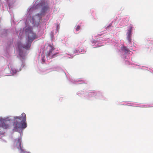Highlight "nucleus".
Segmentation results:
<instances>
[{"instance_id": "nucleus-28", "label": "nucleus", "mask_w": 153, "mask_h": 153, "mask_svg": "<svg viewBox=\"0 0 153 153\" xmlns=\"http://www.w3.org/2000/svg\"><path fill=\"white\" fill-rule=\"evenodd\" d=\"M126 64H128V63H127V62H126Z\"/></svg>"}, {"instance_id": "nucleus-21", "label": "nucleus", "mask_w": 153, "mask_h": 153, "mask_svg": "<svg viewBox=\"0 0 153 153\" xmlns=\"http://www.w3.org/2000/svg\"><path fill=\"white\" fill-rule=\"evenodd\" d=\"M22 35H21V33H20V34H19V36H20V37H21V36H22Z\"/></svg>"}, {"instance_id": "nucleus-8", "label": "nucleus", "mask_w": 153, "mask_h": 153, "mask_svg": "<svg viewBox=\"0 0 153 153\" xmlns=\"http://www.w3.org/2000/svg\"><path fill=\"white\" fill-rule=\"evenodd\" d=\"M79 47L77 50L75 49L73 51L74 54L75 55L79 54V53H83L85 52V51L84 50L83 48L82 47V44L80 43L79 44V45H78Z\"/></svg>"}, {"instance_id": "nucleus-10", "label": "nucleus", "mask_w": 153, "mask_h": 153, "mask_svg": "<svg viewBox=\"0 0 153 153\" xmlns=\"http://www.w3.org/2000/svg\"><path fill=\"white\" fill-rule=\"evenodd\" d=\"M7 30H1L0 29V35L1 36H6L7 33Z\"/></svg>"}, {"instance_id": "nucleus-30", "label": "nucleus", "mask_w": 153, "mask_h": 153, "mask_svg": "<svg viewBox=\"0 0 153 153\" xmlns=\"http://www.w3.org/2000/svg\"><path fill=\"white\" fill-rule=\"evenodd\" d=\"M79 83V84H80V83Z\"/></svg>"}, {"instance_id": "nucleus-6", "label": "nucleus", "mask_w": 153, "mask_h": 153, "mask_svg": "<svg viewBox=\"0 0 153 153\" xmlns=\"http://www.w3.org/2000/svg\"><path fill=\"white\" fill-rule=\"evenodd\" d=\"M121 52L122 53V58L124 59H128L129 56L128 55L131 54V52L128 49L123 46H121Z\"/></svg>"}, {"instance_id": "nucleus-1", "label": "nucleus", "mask_w": 153, "mask_h": 153, "mask_svg": "<svg viewBox=\"0 0 153 153\" xmlns=\"http://www.w3.org/2000/svg\"><path fill=\"white\" fill-rule=\"evenodd\" d=\"M12 126L13 130L19 132V134L20 136L15 140L14 146L19 150L20 153H31L26 151L21 144V136L22 135V131L27 127L25 114L23 113L19 116L0 117V139L3 142H7L4 137V129H10Z\"/></svg>"}, {"instance_id": "nucleus-23", "label": "nucleus", "mask_w": 153, "mask_h": 153, "mask_svg": "<svg viewBox=\"0 0 153 153\" xmlns=\"http://www.w3.org/2000/svg\"><path fill=\"white\" fill-rule=\"evenodd\" d=\"M1 1L0 0V6H1Z\"/></svg>"}, {"instance_id": "nucleus-24", "label": "nucleus", "mask_w": 153, "mask_h": 153, "mask_svg": "<svg viewBox=\"0 0 153 153\" xmlns=\"http://www.w3.org/2000/svg\"><path fill=\"white\" fill-rule=\"evenodd\" d=\"M7 69H5V71L6 72V70H7Z\"/></svg>"}, {"instance_id": "nucleus-7", "label": "nucleus", "mask_w": 153, "mask_h": 153, "mask_svg": "<svg viewBox=\"0 0 153 153\" xmlns=\"http://www.w3.org/2000/svg\"><path fill=\"white\" fill-rule=\"evenodd\" d=\"M133 28L132 25H130L128 27L126 34V39L129 43L131 42L132 32Z\"/></svg>"}, {"instance_id": "nucleus-15", "label": "nucleus", "mask_w": 153, "mask_h": 153, "mask_svg": "<svg viewBox=\"0 0 153 153\" xmlns=\"http://www.w3.org/2000/svg\"><path fill=\"white\" fill-rule=\"evenodd\" d=\"M91 42L92 44L94 43L96 44H96L97 45V42L94 39H92L91 41Z\"/></svg>"}, {"instance_id": "nucleus-2", "label": "nucleus", "mask_w": 153, "mask_h": 153, "mask_svg": "<svg viewBox=\"0 0 153 153\" xmlns=\"http://www.w3.org/2000/svg\"><path fill=\"white\" fill-rule=\"evenodd\" d=\"M49 1L47 0H37L35 3L31 5L27 9V14L25 19V26L30 28L32 32V26L37 27L40 23L42 16L49 10Z\"/></svg>"}, {"instance_id": "nucleus-11", "label": "nucleus", "mask_w": 153, "mask_h": 153, "mask_svg": "<svg viewBox=\"0 0 153 153\" xmlns=\"http://www.w3.org/2000/svg\"><path fill=\"white\" fill-rule=\"evenodd\" d=\"M82 80L81 79H78L76 80H74L73 79H72L71 80V81L73 83H76V82H80L82 81Z\"/></svg>"}, {"instance_id": "nucleus-27", "label": "nucleus", "mask_w": 153, "mask_h": 153, "mask_svg": "<svg viewBox=\"0 0 153 153\" xmlns=\"http://www.w3.org/2000/svg\"><path fill=\"white\" fill-rule=\"evenodd\" d=\"M71 58V57H68V58Z\"/></svg>"}, {"instance_id": "nucleus-20", "label": "nucleus", "mask_w": 153, "mask_h": 153, "mask_svg": "<svg viewBox=\"0 0 153 153\" xmlns=\"http://www.w3.org/2000/svg\"><path fill=\"white\" fill-rule=\"evenodd\" d=\"M102 46V45H97V46H96L94 47H93L94 48H97V47H100V46Z\"/></svg>"}, {"instance_id": "nucleus-17", "label": "nucleus", "mask_w": 153, "mask_h": 153, "mask_svg": "<svg viewBox=\"0 0 153 153\" xmlns=\"http://www.w3.org/2000/svg\"><path fill=\"white\" fill-rule=\"evenodd\" d=\"M80 28V27L79 25H78L76 28V30L77 31L79 30Z\"/></svg>"}, {"instance_id": "nucleus-22", "label": "nucleus", "mask_w": 153, "mask_h": 153, "mask_svg": "<svg viewBox=\"0 0 153 153\" xmlns=\"http://www.w3.org/2000/svg\"><path fill=\"white\" fill-rule=\"evenodd\" d=\"M69 55V56H71V57H73V56H71V55Z\"/></svg>"}, {"instance_id": "nucleus-13", "label": "nucleus", "mask_w": 153, "mask_h": 153, "mask_svg": "<svg viewBox=\"0 0 153 153\" xmlns=\"http://www.w3.org/2000/svg\"><path fill=\"white\" fill-rule=\"evenodd\" d=\"M62 70L61 68L59 67H55L52 70V71H60Z\"/></svg>"}, {"instance_id": "nucleus-3", "label": "nucleus", "mask_w": 153, "mask_h": 153, "mask_svg": "<svg viewBox=\"0 0 153 153\" xmlns=\"http://www.w3.org/2000/svg\"><path fill=\"white\" fill-rule=\"evenodd\" d=\"M25 33L26 35V41L25 43H23L21 41L19 42L17 44L19 54L22 61L20 64L21 67H17L11 65L10 67V73L7 74V76H15L17 74L18 72L21 71L22 68L23 67L25 64L23 60L25 59L26 56V51L25 49H28L30 47L32 42L37 38V35L33 32H32L30 28L26 27L23 31Z\"/></svg>"}, {"instance_id": "nucleus-14", "label": "nucleus", "mask_w": 153, "mask_h": 153, "mask_svg": "<svg viewBox=\"0 0 153 153\" xmlns=\"http://www.w3.org/2000/svg\"><path fill=\"white\" fill-rule=\"evenodd\" d=\"M51 39V40H53L54 38V35L53 32V31H51V33L50 34Z\"/></svg>"}, {"instance_id": "nucleus-25", "label": "nucleus", "mask_w": 153, "mask_h": 153, "mask_svg": "<svg viewBox=\"0 0 153 153\" xmlns=\"http://www.w3.org/2000/svg\"><path fill=\"white\" fill-rule=\"evenodd\" d=\"M131 106H134V105H131Z\"/></svg>"}, {"instance_id": "nucleus-18", "label": "nucleus", "mask_w": 153, "mask_h": 153, "mask_svg": "<svg viewBox=\"0 0 153 153\" xmlns=\"http://www.w3.org/2000/svg\"><path fill=\"white\" fill-rule=\"evenodd\" d=\"M111 23H110L109 25L106 27L107 30L109 29V27L111 26Z\"/></svg>"}, {"instance_id": "nucleus-29", "label": "nucleus", "mask_w": 153, "mask_h": 153, "mask_svg": "<svg viewBox=\"0 0 153 153\" xmlns=\"http://www.w3.org/2000/svg\"><path fill=\"white\" fill-rule=\"evenodd\" d=\"M127 61V60H125V61L126 62Z\"/></svg>"}, {"instance_id": "nucleus-16", "label": "nucleus", "mask_w": 153, "mask_h": 153, "mask_svg": "<svg viewBox=\"0 0 153 153\" xmlns=\"http://www.w3.org/2000/svg\"><path fill=\"white\" fill-rule=\"evenodd\" d=\"M59 27H60L59 25V24H57L56 26V31L57 32L58 31V30H59Z\"/></svg>"}, {"instance_id": "nucleus-26", "label": "nucleus", "mask_w": 153, "mask_h": 153, "mask_svg": "<svg viewBox=\"0 0 153 153\" xmlns=\"http://www.w3.org/2000/svg\"><path fill=\"white\" fill-rule=\"evenodd\" d=\"M140 107H143V106H139Z\"/></svg>"}, {"instance_id": "nucleus-12", "label": "nucleus", "mask_w": 153, "mask_h": 153, "mask_svg": "<svg viewBox=\"0 0 153 153\" xmlns=\"http://www.w3.org/2000/svg\"><path fill=\"white\" fill-rule=\"evenodd\" d=\"M45 56H44L42 54V55L41 56V59L42 60V63H44L45 62Z\"/></svg>"}, {"instance_id": "nucleus-5", "label": "nucleus", "mask_w": 153, "mask_h": 153, "mask_svg": "<svg viewBox=\"0 0 153 153\" xmlns=\"http://www.w3.org/2000/svg\"><path fill=\"white\" fill-rule=\"evenodd\" d=\"M55 48L53 46L51 45H49L47 47V50L48 51V53L47 54L48 58L50 59L54 57L56 53L54 52Z\"/></svg>"}, {"instance_id": "nucleus-19", "label": "nucleus", "mask_w": 153, "mask_h": 153, "mask_svg": "<svg viewBox=\"0 0 153 153\" xmlns=\"http://www.w3.org/2000/svg\"><path fill=\"white\" fill-rule=\"evenodd\" d=\"M141 68V69H142L143 70H146V67H144V66H142V67H141V68Z\"/></svg>"}, {"instance_id": "nucleus-9", "label": "nucleus", "mask_w": 153, "mask_h": 153, "mask_svg": "<svg viewBox=\"0 0 153 153\" xmlns=\"http://www.w3.org/2000/svg\"><path fill=\"white\" fill-rule=\"evenodd\" d=\"M7 3L9 9L12 8L16 0H5Z\"/></svg>"}, {"instance_id": "nucleus-4", "label": "nucleus", "mask_w": 153, "mask_h": 153, "mask_svg": "<svg viewBox=\"0 0 153 153\" xmlns=\"http://www.w3.org/2000/svg\"><path fill=\"white\" fill-rule=\"evenodd\" d=\"M78 95L81 97L84 96L85 97H90L93 96H94L96 99L101 100H103L104 98V97L102 93L100 91L96 92H84L82 91L79 93Z\"/></svg>"}]
</instances>
